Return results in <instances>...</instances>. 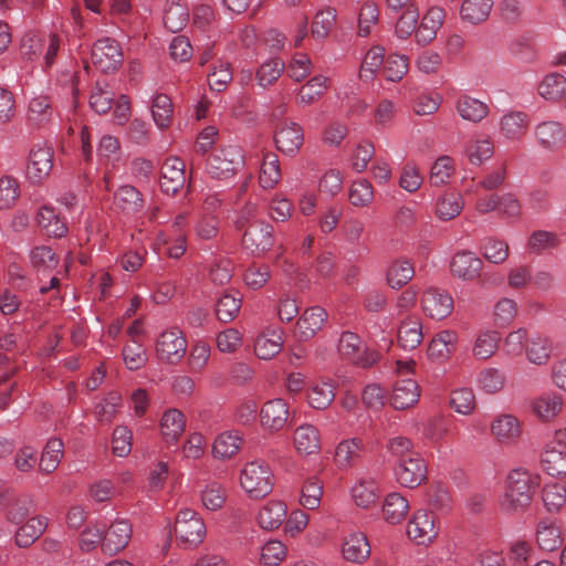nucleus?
<instances>
[{
    "label": "nucleus",
    "instance_id": "nucleus-1",
    "mask_svg": "<svg viewBox=\"0 0 566 566\" xmlns=\"http://www.w3.org/2000/svg\"><path fill=\"white\" fill-rule=\"evenodd\" d=\"M537 475L524 469L512 470L506 479L505 490L500 497V509L506 514L523 512L531 503L536 486Z\"/></svg>",
    "mask_w": 566,
    "mask_h": 566
},
{
    "label": "nucleus",
    "instance_id": "nucleus-2",
    "mask_svg": "<svg viewBox=\"0 0 566 566\" xmlns=\"http://www.w3.org/2000/svg\"><path fill=\"white\" fill-rule=\"evenodd\" d=\"M244 166L243 150L235 145H229L214 150L207 159V174L218 180H229Z\"/></svg>",
    "mask_w": 566,
    "mask_h": 566
},
{
    "label": "nucleus",
    "instance_id": "nucleus-3",
    "mask_svg": "<svg viewBox=\"0 0 566 566\" xmlns=\"http://www.w3.org/2000/svg\"><path fill=\"white\" fill-rule=\"evenodd\" d=\"M174 533L178 545L185 549H195L205 541L207 527L196 511L182 509L176 516Z\"/></svg>",
    "mask_w": 566,
    "mask_h": 566
},
{
    "label": "nucleus",
    "instance_id": "nucleus-4",
    "mask_svg": "<svg viewBox=\"0 0 566 566\" xmlns=\"http://www.w3.org/2000/svg\"><path fill=\"white\" fill-rule=\"evenodd\" d=\"M240 484L250 497H264L273 489L272 471L263 461H251L241 470Z\"/></svg>",
    "mask_w": 566,
    "mask_h": 566
},
{
    "label": "nucleus",
    "instance_id": "nucleus-5",
    "mask_svg": "<svg viewBox=\"0 0 566 566\" xmlns=\"http://www.w3.org/2000/svg\"><path fill=\"white\" fill-rule=\"evenodd\" d=\"M187 353V339L178 327L163 331L156 340V355L165 364L176 365Z\"/></svg>",
    "mask_w": 566,
    "mask_h": 566
},
{
    "label": "nucleus",
    "instance_id": "nucleus-6",
    "mask_svg": "<svg viewBox=\"0 0 566 566\" xmlns=\"http://www.w3.org/2000/svg\"><path fill=\"white\" fill-rule=\"evenodd\" d=\"M337 349L342 357L361 367H370L379 360V354L369 350L361 338L352 332L340 335Z\"/></svg>",
    "mask_w": 566,
    "mask_h": 566
},
{
    "label": "nucleus",
    "instance_id": "nucleus-7",
    "mask_svg": "<svg viewBox=\"0 0 566 566\" xmlns=\"http://www.w3.org/2000/svg\"><path fill=\"white\" fill-rule=\"evenodd\" d=\"M439 534L436 516L427 510H417L407 524V535L417 545L431 544Z\"/></svg>",
    "mask_w": 566,
    "mask_h": 566
},
{
    "label": "nucleus",
    "instance_id": "nucleus-8",
    "mask_svg": "<svg viewBox=\"0 0 566 566\" xmlns=\"http://www.w3.org/2000/svg\"><path fill=\"white\" fill-rule=\"evenodd\" d=\"M92 62L104 73L117 70L123 62V52L117 41L111 38L98 39L92 49Z\"/></svg>",
    "mask_w": 566,
    "mask_h": 566
},
{
    "label": "nucleus",
    "instance_id": "nucleus-9",
    "mask_svg": "<svg viewBox=\"0 0 566 566\" xmlns=\"http://www.w3.org/2000/svg\"><path fill=\"white\" fill-rule=\"evenodd\" d=\"M53 168V150L46 144L34 145L30 150L27 178L32 184H41L46 179Z\"/></svg>",
    "mask_w": 566,
    "mask_h": 566
},
{
    "label": "nucleus",
    "instance_id": "nucleus-10",
    "mask_svg": "<svg viewBox=\"0 0 566 566\" xmlns=\"http://www.w3.org/2000/svg\"><path fill=\"white\" fill-rule=\"evenodd\" d=\"M397 482L403 486L413 489L427 479V465L418 453H411L407 459L398 461L395 468Z\"/></svg>",
    "mask_w": 566,
    "mask_h": 566
},
{
    "label": "nucleus",
    "instance_id": "nucleus-11",
    "mask_svg": "<svg viewBox=\"0 0 566 566\" xmlns=\"http://www.w3.org/2000/svg\"><path fill=\"white\" fill-rule=\"evenodd\" d=\"M276 149L286 156L296 155L303 143L304 133L300 124L290 120L280 122L274 132Z\"/></svg>",
    "mask_w": 566,
    "mask_h": 566
},
{
    "label": "nucleus",
    "instance_id": "nucleus-12",
    "mask_svg": "<svg viewBox=\"0 0 566 566\" xmlns=\"http://www.w3.org/2000/svg\"><path fill=\"white\" fill-rule=\"evenodd\" d=\"M132 534L129 521L116 518L106 531H103L102 552L109 556L116 555L128 545Z\"/></svg>",
    "mask_w": 566,
    "mask_h": 566
},
{
    "label": "nucleus",
    "instance_id": "nucleus-13",
    "mask_svg": "<svg viewBox=\"0 0 566 566\" xmlns=\"http://www.w3.org/2000/svg\"><path fill=\"white\" fill-rule=\"evenodd\" d=\"M421 306L426 315L433 319L448 317L453 310L452 296L438 287L430 286L424 290Z\"/></svg>",
    "mask_w": 566,
    "mask_h": 566
},
{
    "label": "nucleus",
    "instance_id": "nucleus-14",
    "mask_svg": "<svg viewBox=\"0 0 566 566\" xmlns=\"http://www.w3.org/2000/svg\"><path fill=\"white\" fill-rule=\"evenodd\" d=\"M242 244L255 255L269 251L274 244L273 227L265 222L250 224L243 234Z\"/></svg>",
    "mask_w": 566,
    "mask_h": 566
},
{
    "label": "nucleus",
    "instance_id": "nucleus-15",
    "mask_svg": "<svg viewBox=\"0 0 566 566\" xmlns=\"http://www.w3.org/2000/svg\"><path fill=\"white\" fill-rule=\"evenodd\" d=\"M534 136L538 146L548 151H557L566 144V128L557 120L538 123Z\"/></svg>",
    "mask_w": 566,
    "mask_h": 566
},
{
    "label": "nucleus",
    "instance_id": "nucleus-16",
    "mask_svg": "<svg viewBox=\"0 0 566 566\" xmlns=\"http://www.w3.org/2000/svg\"><path fill=\"white\" fill-rule=\"evenodd\" d=\"M34 510V500L29 495L14 496L9 492L0 494V512L13 524L22 523Z\"/></svg>",
    "mask_w": 566,
    "mask_h": 566
},
{
    "label": "nucleus",
    "instance_id": "nucleus-17",
    "mask_svg": "<svg viewBox=\"0 0 566 566\" xmlns=\"http://www.w3.org/2000/svg\"><path fill=\"white\" fill-rule=\"evenodd\" d=\"M483 268L482 260L471 251L457 252L450 262V271L453 276L463 281H475L480 277Z\"/></svg>",
    "mask_w": 566,
    "mask_h": 566
},
{
    "label": "nucleus",
    "instance_id": "nucleus-18",
    "mask_svg": "<svg viewBox=\"0 0 566 566\" xmlns=\"http://www.w3.org/2000/svg\"><path fill=\"white\" fill-rule=\"evenodd\" d=\"M283 329L280 327H266L254 340V354L258 358L270 360L274 358L284 344Z\"/></svg>",
    "mask_w": 566,
    "mask_h": 566
},
{
    "label": "nucleus",
    "instance_id": "nucleus-19",
    "mask_svg": "<svg viewBox=\"0 0 566 566\" xmlns=\"http://www.w3.org/2000/svg\"><path fill=\"white\" fill-rule=\"evenodd\" d=\"M342 556L353 564H363L370 556V544L363 532H353L342 542Z\"/></svg>",
    "mask_w": 566,
    "mask_h": 566
},
{
    "label": "nucleus",
    "instance_id": "nucleus-20",
    "mask_svg": "<svg viewBox=\"0 0 566 566\" xmlns=\"http://www.w3.org/2000/svg\"><path fill=\"white\" fill-rule=\"evenodd\" d=\"M446 13L440 7L430 8L416 27L415 40L420 45H428L436 36L438 30L442 27Z\"/></svg>",
    "mask_w": 566,
    "mask_h": 566
},
{
    "label": "nucleus",
    "instance_id": "nucleus-21",
    "mask_svg": "<svg viewBox=\"0 0 566 566\" xmlns=\"http://www.w3.org/2000/svg\"><path fill=\"white\" fill-rule=\"evenodd\" d=\"M491 433L499 443L513 444L521 437V423L513 415H499L491 423Z\"/></svg>",
    "mask_w": 566,
    "mask_h": 566
},
{
    "label": "nucleus",
    "instance_id": "nucleus-22",
    "mask_svg": "<svg viewBox=\"0 0 566 566\" xmlns=\"http://www.w3.org/2000/svg\"><path fill=\"white\" fill-rule=\"evenodd\" d=\"M564 399L556 391L543 392L532 400L533 413L543 422L554 420L562 411Z\"/></svg>",
    "mask_w": 566,
    "mask_h": 566
},
{
    "label": "nucleus",
    "instance_id": "nucleus-23",
    "mask_svg": "<svg viewBox=\"0 0 566 566\" xmlns=\"http://www.w3.org/2000/svg\"><path fill=\"white\" fill-rule=\"evenodd\" d=\"M289 416V406L281 398L265 402L260 412L262 426L271 431L281 430L285 426Z\"/></svg>",
    "mask_w": 566,
    "mask_h": 566
},
{
    "label": "nucleus",
    "instance_id": "nucleus-24",
    "mask_svg": "<svg viewBox=\"0 0 566 566\" xmlns=\"http://www.w3.org/2000/svg\"><path fill=\"white\" fill-rule=\"evenodd\" d=\"M186 181L185 164L177 157L165 160L161 167L160 187L164 192L175 195Z\"/></svg>",
    "mask_w": 566,
    "mask_h": 566
},
{
    "label": "nucleus",
    "instance_id": "nucleus-25",
    "mask_svg": "<svg viewBox=\"0 0 566 566\" xmlns=\"http://www.w3.org/2000/svg\"><path fill=\"white\" fill-rule=\"evenodd\" d=\"M530 124L528 115L521 111L504 114L499 123L500 134L507 140L517 142L526 134Z\"/></svg>",
    "mask_w": 566,
    "mask_h": 566
},
{
    "label": "nucleus",
    "instance_id": "nucleus-26",
    "mask_svg": "<svg viewBox=\"0 0 566 566\" xmlns=\"http://www.w3.org/2000/svg\"><path fill=\"white\" fill-rule=\"evenodd\" d=\"M243 436L238 430H227L219 433L212 442V455L218 460H229L241 449Z\"/></svg>",
    "mask_w": 566,
    "mask_h": 566
},
{
    "label": "nucleus",
    "instance_id": "nucleus-27",
    "mask_svg": "<svg viewBox=\"0 0 566 566\" xmlns=\"http://www.w3.org/2000/svg\"><path fill=\"white\" fill-rule=\"evenodd\" d=\"M420 390L412 378H400L395 381L391 395V405L395 409H407L412 407L419 399Z\"/></svg>",
    "mask_w": 566,
    "mask_h": 566
},
{
    "label": "nucleus",
    "instance_id": "nucleus-28",
    "mask_svg": "<svg viewBox=\"0 0 566 566\" xmlns=\"http://www.w3.org/2000/svg\"><path fill=\"white\" fill-rule=\"evenodd\" d=\"M458 334L451 329L437 333L428 346V357L433 361H444L455 350Z\"/></svg>",
    "mask_w": 566,
    "mask_h": 566
},
{
    "label": "nucleus",
    "instance_id": "nucleus-29",
    "mask_svg": "<svg viewBox=\"0 0 566 566\" xmlns=\"http://www.w3.org/2000/svg\"><path fill=\"white\" fill-rule=\"evenodd\" d=\"M536 543L546 552H554L563 544L562 530L552 518H542L536 527Z\"/></svg>",
    "mask_w": 566,
    "mask_h": 566
},
{
    "label": "nucleus",
    "instance_id": "nucleus-30",
    "mask_svg": "<svg viewBox=\"0 0 566 566\" xmlns=\"http://www.w3.org/2000/svg\"><path fill=\"white\" fill-rule=\"evenodd\" d=\"M286 504L279 500H271L260 509L256 522L261 528L272 531L282 525L286 520Z\"/></svg>",
    "mask_w": 566,
    "mask_h": 566
},
{
    "label": "nucleus",
    "instance_id": "nucleus-31",
    "mask_svg": "<svg viewBox=\"0 0 566 566\" xmlns=\"http://www.w3.org/2000/svg\"><path fill=\"white\" fill-rule=\"evenodd\" d=\"M159 426L165 442L175 443L185 431L186 417L179 409L170 408L163 413Z\"/></svg>",
    "mask_w": 566,
    "mask_h": 566
},
{
    "label": "nucleus",
    "instance_id": "nucleus-32",
    "mask_svg": "<svg viewBox=\"0 0 566 566\" xmlns=\"http://www.w3.org/2000/svg\"><path fill=\"white\" fill-rule=\"evenodd\" d=\"M328 317L327 312L321 306L307 308L297 321V328L302 339H310L322 329Z\"/></svg>",
    "mask_w": 566,
    "mask_h": 566
},
{
    "label": "nucleus",
    "instance_id": "nucleus-33",
    "mask_svg": "<svg viewBox=\"0 0 566 566\" xmlns=\"http://www.w3.org/2000/svg\"><path fill=\"white\" fill-rule=\"evenodd\" d=\"M493 8V0H463L460 7L462 22L471 25L486 21Z\"/></svg>",
    "mask_w": 566,
    "mask_h": 566
},
{
    "label": "nucleus",
    "instance_id": "nucleus-34",
    "mask_svg": "<svg viewBox=\"0 0 566 566\" xmlns=\"http://www.w3.org/2000/svg\"><path fill=\"white\" fill-rule=\"evenodd\" d=\"M409 501L398 492L386 495L382 503V517L391 525L401 523L409 512Z\"/></svg>",
    "mask_w": 566,
    "mask_h": 566
},
{
    "label": "nucleus",
    "instance_id": "nucleus-35",
    "mask_svg": "<svg viewBox=\"0 0 566 566\" xmlns=\"http://www.w3.org/2000/svg\"><path fill=\"white\" fill-rule=\"evenodd\" d=\"M537 92L547 102L566 98V77L559 73L546 74L538 83Z\"/></svg>",
    "mask_w": 566,
    "mask_h": 566
},
{
    "label": "nucleus",
    "instance_id": "nucleus-36",
    "mask_svg": "<svg viewBox=\"0 0 566 566\" xmlns=\"http://www.w3.org/2000/svg\"><path fill=\"white\" fill-rule=\"evenodd\" d=\"M294 446L300 453L313 454L321 449V436L313 424H302L295 429Z\"/></svg>",
    "mask_w": 566,
    "mask_h": 566
},
{
    "label": "nucleus",
    "instance_id": "nucleus-37",
    "mask_svg": "<svg viewBox=\"0 0 566 566\" xmlns=\"http://www.w3.org/2000/svg\"><path fill=\"white\" fill-rule=\"evenodd\" d=\"M36 222L42 231H44L49 237L62 238L67 232L65 221L60 218L52 207L49 206L40 208L36 216Z\"/></svg>",
    "mask_w": 566,
    "mask_h": 566
},
{
    "label": "nucleus",
    "instance_id": "nucleus-38",
    "mask_svg": "<svg viewBox=\"0 0 566 566\" xmlns=\"http://www.w3.org/2000/svg\"><path fill=\"white\" fill-rule=\"evenodd\" d=\"M48 521L43 516L29 518L15 533V544L19 547H28L33 544L45 531Z\"/></svg>",
    "mask_w": 566,
    "mask_h": 566
},
{
    "label": "nucleus",
    "instance_id": "nucleus-39",
    "mask_svg": "<svg viewBox=\"0 0 566 566\" xmlns=\"http://www.w3.org/2000/svg\"><path fill=\"white\" fill-rule=\"evenodd\" d=\"M115 203L125 213H137L144 208L142 192L132 185L120 186L115 192Z\"/></svg>",
    "mask_w": 566,
    "mask_h": 566
},
{
    "label": "nucleus",
    "instance_id": "nucleus-40",
    "mask_svg": "<svg viewBox=\"0 0 566 566\" xmlns=\"http://www.w3.org/2000/svg\"><path fill=\"white\" fill-rule=\"evenodd\" d=\"M352 497L355 504L363 509L374 505L379 497V489L376 480L361 479L352 488Z\"/></svg>",
    "mask_w": 566,
    "mask_h": 566
},
{
    "label": "nucleus",
    "instance_id": "nucleus-41",
    "mask_svg": "<svg viewBox=\"0 0 566 566\" xmlns=\"http://www.w3.org/2000/svg\"><path fill=\"white\" fill-rule=\"evenodd\" d=\"M459 116L471 123H480L489 114V106L470 96H462L455 102Z\"/></svg>",
    "mask_w": 566,
    "mask_h": 566
},
{
    "label": "nucleus",
    "instance_id": "nucleus-42",
    "mask_svg": "<svg viewBox=\"0 0 566 566\" xmlns=\"http://www.w3.org/2000/svg\"><path fill=\"white\" fill-rule=\"evenodd\" d=\"M364 450V442L359 438L346 439L338 443L335 450V462L339 468H349L358 459Z\"/></svg>",
    "mask_w": 566,
    "mask_h": 566
},
{
    "label": "nucleus",
    "instance_id": "nucleus-43",
    "mask_svg": "<svg viewBox=\"0 0 566 566\" xmlns=\"http://www.w3.org/2000/svg\"><path fill=\"white\" fill-rule=\"evenodd\" d=\"M415 275V268L410 260L398 259L390 263L386 279L391 289L405 286Z\"/></svg>",
    "mask_w": 566,
    "mask_h": 566
},
{
    "label": "nucleus",
    "instance_id": "nucleus-44",
    "mask_svg": "<svg viewBox=\"0 0 566 566\" xmlns=\"http://www.w3.org/2000/svg\"><path fill=\"white\" fill-rule=\"evenodd\" d=\"M500 340L501 336L496 331L480 332L472 346L473 356L480 360L491 358L496 353Z\"/></svg>",
    "mask_w": 566,
    "mask_h": 566
},
{
    "label": "nucleus",
    "instance_id": "nucleus-45",
    "mask_svg": "<svg viewBox=\"0 0 566 566\" xmlns=\"http://www.w3.org/2000/svg\"><path fill=\"white\" fill-rule=\"evenodd\" d=\"M163 20L164 25L168 31L172 33L179 32L189 21V10L180 2H168L164 10Z\"/></svg>",
    "mask_w": 566,
    "mask_h": 566
},
{
    "label": "nucleus",
    "instance_id": "nucleus-46",
    "mask_svg": "<svg viewBox=\"0 0 566 566\" xmlns=\"http://www.w3.org/2000/svg\"><path fill=\"white\" fill-rule=\"evenodd\" d=\"M53 116V108L48 96L39 95L30 99L27 117L34 126L48 124Z\"/></svg>",
    "mask_w": 566,
    "mask_h": 566
},
{
    "label": "nucleus",
    "instance_id": "nucleus-47",
    "mask_svg": "<svg viewBox=\"0 0 566 566\" xmlns=\"http://www.w3.org/2000/svg\"><path fill=\"white\" fill-rule=\"evenodd\" d=\"M423 338L421 323L417 318L405 319L398 331V342L405 349L417 348Z\"/></svg>",
    "mask_w": 566,
    "mask_h": 566
},
{
    "label": "nucleus",
    "instance_id": "nucleus-48",
    "mask_svg": "<svg viewBox=\"0 0 566 566\" xmlns=\"http://www.w3.org/2000/svg\"><path fill=\"white\" fill-rule=\"evenodd\" d=\"M242 298L239 292H224L217 302L216 314L223 323L231 322L240 312Z\"/></svg>",
    "mask_w": 566,
    "mask_h": 566
},
{
    "label": "nucleus",
    "instance_id": "nucleus-49",
    "mask_svg": "<svg viewBox=\"0 0 566 566\" xmlns=\"http://www.w3.org/2000/svg\"><path fill=\"white\" fill-rule=\"evenodd\" d=\"M63 450L64 443L61 439H50L40 458V470L44 473L55 471L63 458Z\"/></svg>",
    "mask_w": 566,
    "mask_h": 566
},
{
    "label": "nucleus",
    "instance_id": "nucleus-50",
    "mask_svg": "<svg viewBox=\"0 0 566 566\" xmlns=\"http://www.w3.org/2000/svg\"><path fill=\"white\" fill-rule=\"evenodd\" d=\"M30 263L39 272L51 271L59 263L57 255L49 245H38L30 250Z\"/></svg>",
    "mask_w": 566,
    "mask_h": 566
},
{
    "label": "nucleus",
    "instance_id": "nucleus-51",
    "mask_svg": "<svg viewBox=\"0 0 566 566\" xmlns=\"http://www.w3.org/2000/svg\"><path fill=\"white\" fill-rule=\"evenodd\" d=\"M455 171L454 161L449 156H440L431 166L429 182L433 187L449 184Z\"/></svg>",
    "mask_w": 566,
    "mask_h": 566
},
{
    "label": "nucleus",
    "instance_id": "nucleus-52",
    "mask_svg": "<svg viewBox=\"0 0 566 566\" xmlns=\"http://www.w3.org/2000/svg\"><path fill=\"white\" fill-rule=\"evenodd\" d=\"M553 349V343L548 337L535 336L526 346V356L532 364L544 365L548 361Z\"/></svg>",
    "mask_w": 566,
    "mask_h": 566
},
{
    "label": "nucleus",
    "instance_id": "nucleus-53",
    "mask_svg": "<svg viewBox=\"0 0 566 566\" xmlns=\"http://www.w3.org/2000/svg\"><path fill=\"white\" fill-rule=\"evenodd\" d=\"M123 405L122 396L116 391L108 392L95 406V417L101 423H111Z\"/></svg>",
    "mask_w": 566,
    "mask_h": 566
},
{
    "label": "nucleus",
    "instance_id": "nucleus-54",
    "mask_svg": "<svg viewBox=\"0 0 566 566\" xmlns=\"http://www.w3.org/2000/svg\"><path fill=\"white\" fill-rule=\"evenodd\" d=\"M323 496V483L317 478H308L302 489L300 503L306 510H316L319 507Z\"/></svg>",
    "mask_w": 566,
    "mask_h": 566
},
{
    "label": "nucleus",
    "instance_id": "nucleus-55",
    "mask_svg": "<svg viewBox=\"0 0 566 566\" xmlns=\"http://www.w3.org/2000/svg\"><path fill=\"white\" fill-rule=\"evenodd\" d=\"M542 500L547 511L558 512L566 502V484L546 483L542 491Z\"/></svg>",
    "mask_w": 566,
    "mask_h": 566
},
{
    "label": "nucleus",
    "instance_id": "nucleus-56",
    "mask_svg": "<svg viewBox=\"0 0 566 566\" xmlns=\"http://www.w3.org/2000/svg\"><path fill=\"white\" fill-rule=\"evenodd\" d=\"M328 87V77L316 75L308 80L298 92L300 103L304 105L313 104L324 95Z\"/></svg>",
    "mask_w": 566,
    "mask_h": 566
},
{
    "label": "nucleus",
    "instance_id": "nucleus-57",
    "mask_svg": "<svg viewBox=\"0 0 566 566\" xmlns=\"http://www.w3.org/2000/svg\"><path fill=\"white\" fill-rule=\"evenodd\" d=\"M559 244V235L556 232L547 230H536L532 232L527 241V248L537 254L557 249Z\"/></svg>",
    "mask_w": 566,
    "mask_h": 566
},
{
    "label": "nucleus",
    "instance_id": "nucleus-58",
    "mask_svg": "<svg viewBox=\"0 0 566 566\" xmlns=\"http://www.w3.org/2000/svg\"><path fill=\"white\" fill-rule=\"evenodd\" d=\"M174 106L170 97L166 94H157L151 105V114L158 128H167L172 118Z\"/></svg>",
    "mask_w": 566,
    "mask_h": 566
},
{
    "label": "nucleus",
    "instance_id": "nucleus-59",
    "mask_svg": "<svg viewBox=\"0 0 566 566\" xmlns=\"http://www.w3.org/2000/svg\"><path fill=\"white\" fill-rule=\"evenodd\" d=\"M335 398L334 386L329 381L315 384L307 395L308 403L314 409L327 408Z\"/></svg>",
    "mask_w": 566,
    "mask_h": 566
},
{
    "label": "nucleus",
    "instance_id": "nucleus-60",
    "mask_svg": "<svg viewBox=\"0 0 566 566\" xmlns=\"http://www.w3.org/2000/svg\"><path fill=\"white\" fill-rule=\"evenodd\" d=\"M463 200L459 193H444L437 202L436 212L441 220H451L460 214L463 209Z\"/></svg>",
    "mask_w": 566,
    "mask_h": 566
},
{
    "label": "nucleus",
    "instance_id": "nucleus-61",
    "mask_svg": "<svg viewBox=\"0 0 566 566\" xmlns=\"http://www.w3.org/2000/svg\"><path fill=\"white\" fill-rule=\"evenodd\" d=\"M114 93L106 83L97 82L90 96V105L97 114H106L113 105Z\"/></svg>",
    "mask_w": 566,
    "mask_h": 566
},
{
    "label": "nucleus",
    "instance_id": "nucleus-62",
    "mask_svg": "<svg viewBox=\"0 0 566 566\" xmlns=\"http://www.w3.org/2000/svg\"><path fill=\"white\" fill-rule=\"evenodd\" d=\"M285 69V64L280 59H270L263 62L256 71L258 84L262 87L272 85L281 76Z\"/></svg>",
    "mask_w": 566,
    "mask_h": 566
},
{
    "label": "nucleus",
    "instance_id": "nucleus-63",
    "mask_svg": "<svg viewBox=\"0 0 566 566\" xmlns=\"http://www.w3.org/2000/svg\"><path fill=\"white\" fill-rule=\"evenodd\" d=\"M260 185L264 189L273 188L281 179V169L277 156L268 154L264 157L260 172Z\"/></svg>",
    "mask_w": 566,
    "mask_h": 566
},
{
    "label": "nucleus",
    "instance_id": "nucleus-64",
    "mask_svg": "<svg viewBox=\"0 0 566 566\" xmlns=\"http://www.w3.org/2000/svg\"><path fill=\"white\" fill-rule=\"evenodd\" d=\"M494 153V145L490 138L472 140L467 147V156L472 165L480 166L490 159Z\"/></svg>",
    "mask_w": 566,
    "mask_h": 566
}]
</instances>
